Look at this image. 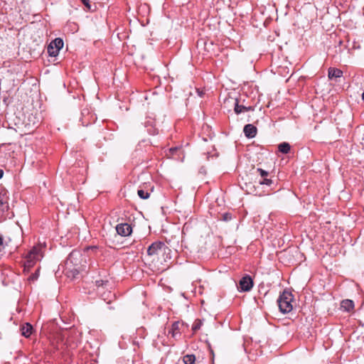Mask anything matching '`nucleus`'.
<instances>
[{"mask_svg": "<svg viewBox=\"0 0 364 364\" xmlns=\"http://www.w3.org/2000/svg\"><path fill=\"white\" fill-rule=\"evenodd\" d=\"M32 330H33L32 326L30 323H26L21 328V334L23 336L28 338L31 335Z\"/></svg>", "mask_w": 364, "mask_h": 364, "instance_id": "nucleus-11", "label": "nucleus"}, {"mask_svg": "<svg viewBox=\"0 0 364 364\" xmlns=\"http://www.w3.org/2000/svg\"><path fill=\"white\" fill-rule=\"evenodd\" d=\"M165 245L161 242H155L152 243L147 250V255L150 257H153V259H155L163 250L165 249Z\"/></svg>", "mask_w": 364, "mask_h": 364, "instance_id": "nucleus-4", "label": "nucleus"}, {"mask_svg": "<svg viewBox=\"0 0 364 364\" xmlns=\"http://www.w3.org/2000/svg\"><path fill=\"white\" fill-rule=\"evenodd\" d=\"M293 295L291 292L284 291L279 297L277 302L282 313H289L293 309Z\"/></svg>", "mask_w": 364, "mask_h": 364, "instance_id": "nucleus-2", "label": "nucleus"}, {"mask_svg": "<svg viewBox=\"0 0 364 364\" xmlns=\"http://www.w3.org/2000/svg\"><path fill=\"white\" fill-rule=\"evenodd\" d=\"M362 99L364 100V92L362 94Z\"/></svg>", "mask_w": 364, "mask_h": 364, "instance_id": "nucleus-26", "label": "nucleus"}, {"mask_svg": "<svg viewBox=\"0 0 364 364\" xmlns=\"http://www.w3.org/2000/svg\"><path fill=\"white\" fill-rule=\"evenodd\" d=\"M257 171L259 173L260 176L262 177L267 176L268 175V173L262 168H257Z\"/></svg>", "mask_w": 364, "mask_h": 364, "instance_id": "nucleus-18", "label": "nucleus"}, {"mask_svg": "<svg viewBox=\"0 0 364 364\" xmlns=\"http://www.w3.org/2000/svg\"><path fill=\"white\" fill-rule=\"evenodd\" d=\"M81 1L87 8L90 9V4L89 0H81Z\"/></svg>", "mask_w": 364, "mask_h": 364, "instance_id": "nucleus-21", "label": "nucleus"}, {"mask_svg": "<svg viewBox=\"0 0 364 364\" xmlns=\"http://www.w3.org/2000/svg\"><path fill=\"white\" fill-rule=\"evenodd\" d=\"M2 247H3V238L0 235V252H1L2 250Z\"/></svg>", "mask_w": 364, "mask_h": 364, "instance_id": "nucleus-23", "label": "nucleus"}, {"mask_svg": "<svg viewBox=\"0 0 364 364\" xmlns=\"http://www.w3.org/2000/svg\"><path fill=\"white\" fill-rule=\"evenodd\" d=\"M117 232L121 236H128L132 232V228L127 223L119 224L116 226Z\"/></svg>", "mask_w": 364, "mask_h": 364, "instance_id": "nucleus-6", "label": "nucleus"}, {"mask_svg": "<svg viewBox=\"0 0 364 364\" xmlns=\"http://www.w3.org/2000/svg\"><path fill=\"white\" fill-rule=\"evenodd\" d=\"M244 133L247 138H254L257 134V128L252 124H248L244 127Z\"/></svg>", "mask_w": 364, "mask_h": 364, "instance_id": "nucleus-8", "label": "nucleus"}, {"mask_svg": "<svg viewBox=\"0 0 364 364\" xmlns=\"http://www.w3.org/2000/svg\"><path fill=\"white\" fill-rule=\"evenodd\" d=\"M278 149L280 152L287 154L290 151V145L287 142H283L279 145Z\"/></svg>", "mask_w": 364, "mask_h": 364, "instance_id": "nucleus-12", "label": "nucleus"}, {"mask_svg": "<svg viewBox=\"0 0 364 364\" xmlns=\"http://www.w3.org/2000/svg\"><path fill=\"white\" fill-rule=\"evenodd\" d=\"M341 306L344 311H350L354 308V303L352 300L346 299L342 301Z\"/></svg>", "mask_w": 364, "mask_h": 364, "instance_id": "nucleus-10", "label": "nucleus"}, {"mask_svg": "<svg viewBox=\"0 0 364 364\" xmlns=\"http://www.w3.org/2000/svg\"><path fill=\"white\" fill-rule=\"evenodd\" d=\"M63 41L57 38L52 41L47 48L48 53L50 56L55 57L58 55L59 50L63 47Z\"/></svg>", "mask_w": 364, "mask_h": 364, "instance_id": "nucleus-3", "label": "nucleus"}, {"mask_svg": "<svg viewBox=\"0 0 364 364\" xmlns=\"http://www.w3.org/2000/svg\"><path fill=\"white\" fill-rule=\"evenodd\" d=\"M79 270L77 269H74L73 270V278H76L77 277V275L79 274Z\"/></svg>", "mask_w": 364, "mask_h": 364, "instance_id": "nucleus-22", "label": "nucleus"}, {"mask_svg": "<svg viewBox=\"0 0 364 364\" xmlns=\"http://www.w3.org/2000/svg\"><path fill=\"white\" fill-rule=\"evenodd\" d=\"M3 176V171L0 169V178Z\"/></svg>", "mask_w": 364, "mask_h": 364, "instance_id": "nucleus-25", "label": "nucleus"}, {"mask_svg": "<svg viewBox=\"0 0 364 364\" xmlns=\"http://www.w3.org/2000/svg\"><path fill=\"white\" fill-rule=\"evenodd\" d=\"M43 246L41 244H38L34 246L28 253L26 260L24 262V269L23 271L28 272L29 269L33 267L36 262L39 261L43 257L42 249Z\"/></svg>", "mask_w": 364, "mask_h": 364, "instance_id": "nucleus-1", "label": "nucleus"}, {"mask_svg": "<svg viewBox=\"0 0 364 364\" xmlns=\"http://www.w3.org/2000/svg\"><path fill=\"white\" fill-rule=\"evenodd\" d=\"M67 239H65L64 241L61 242V244L63 245V246H66L67 245Z\"/></svg>", "mask_w": 364, "mask_h": 364, "instance_id": "nucleus-24", "label": "nucleus"}, {"mask_svg": "<svg viewBox=\"0 0 364 364\" xmlns=\"http://www.w3.org/2000/svg\"><path fill=\"white\" fill-rule=\"evenodd\" d=\"M328 77L332 80L333 78H338L343 75V71L337 68H329L328 69Z\"/></svg>", "mask_w": 364, "mask_h": 364, "instance_id": "nucleus-9", "label": "nucleus"}, {"mask_svg": "<svg viewBox=\"0 0 364 364\" xmlns=\"http://www.w3.org/2000/svg\"><path fill=\"white\" fill-rule=\"evenodd\" d=\"M38 271L37 270L34 274H32L29 277H28V281L29 282H35L38 277Z\"/></svg>", "mask_w": 364, "mask_h": 364, "instance_id": "nucleus-16", "label": "nucleus"}, {"mask_svg": "<svg viewBox=\"0 0 364 364\" xmlns=\"http://www.w3.org/2000/svg\"><path fill=\"white\" fill-rule=\"evenodd\" d=\"M260 183L269 186L272 183V181L270 179L264 178L262 181L260 182Z\"/></svg>", "mask_w": 364, "mask_h": 364, "instance_id": "nucleus-20", "label": "nucleus"}, {"mask_svg": "<svg viewBox=\"0 0 364 364\" xmlns=\"http://www.w3.org/2000/svg\"><path fill=\"white\" fill-rule=\"evenodd\" d=\"M225 220H228V216L225 215Z\"/></svg>", "mask_w": 364, "mask_h": 364, "instance_id": "nucleus-27", "label": "nucleus"}, {"mask_svg": "<svg viewBox=\"0 0 364 364\" xmlns=\"http://www.w3.org/2000/svg\"><path fill=\"white\" fill-rule=\"evenodd\" d=\"M253 287V282L252 278L246 275L243 277L239 282L238 289L240 291H248Z\"/></svg>", "mask_w": 364, "mask_h": 364, "instance_id": "nucleus-5", "label": "nucleus"}, {"mask_svg": "<svg viewBox=\"0 0 364 364\" xmlns=\"http://www.w3.org/2000/svg\"><path fill=\"white\" fill-rule=\"evenodd\" d=\"M226 102H229V103L232 102V104L234 105V110L236 114H240L242 112H246V111H249L251 109V107H245L243 105H239L237 103V100L235 99L232 98L230 100H228Z\"/></svg>", "mask_w": 364, "mask_h": 364, "instance_id": "nucleus-7", "label": "nucleus"}, {"mask_svg": "<svg viewBox=\"0 0 364 364\" xmlns=\"http://www.w3.org/2000/svg\"><path fill=\"white\" fill-rule=\"evenodd\" d=\"M5 203V197L3 194L0 193V208Z\"/></svg>", "mask_w": 364, "mask_h": 364, "instance_id": "nucleus-19", "label": "nucleus"}, {"mask_svg": "<svg viewBox=\"0 0 364 364\" xmlns=\"http://www.w3.org/2000/svg\"><path fill=\"white\" fill-rule=\"evenodd\" d=\"M196 358L193 355H186L183 358V362L185 364H193L195 362Z\"/></svg>", "mask_w": 364, "mask_h": 364, "instance_id": "nucleus-13", "label": "nucleus"}, {"mask_svg": "<svg viewBox=\"0 0 364 364\" xmlns=\"http://www.w3.org/2000/svg\"><path fill=\"white\" fill-rule=\"evenodd\" d=\"M138 196L141 199H147L149 197V193L146 191H144V190H138L137 191Z\"/></svg>", "mask_w": 364, "mask_h": 364, "instance_id": "nucleus-15", "label": "nucleus"}, {"mask_svg": "<svg viewBox=\"0 0 364 364\" xmlns=\"http://www.w3.org/2000/svg\"><path fill=\"white\" fill-rule=\"evenodd\" d=\"M202 326V321L199 319H197L195 321L192 326V330L193 332H196V331L199 330Z\"/></svg>", "mask_w": 364, "mask_h": 364, "instance_id": "nucleus-14", "label": "nucleus"}, {"mask_svg": "<svg viewBox=\"0 0 364 364\" xmlns=\"http://www.w3.org/2000/svg\"><path fill=\"white\" fill-rule=\"evenodd\" d=\"M178 323H174L172 326V330H173V332H172V336L173 337H175L176 335L178 333V332H176V330L178 329Z\"/></svg>", "mask_w": 364, "mask_h": 364, "instance_id": "nucleus-17", "label": "nucleus"}]
</instances>
